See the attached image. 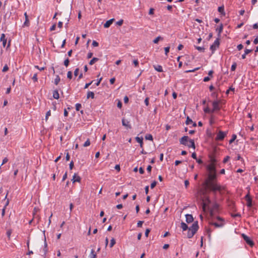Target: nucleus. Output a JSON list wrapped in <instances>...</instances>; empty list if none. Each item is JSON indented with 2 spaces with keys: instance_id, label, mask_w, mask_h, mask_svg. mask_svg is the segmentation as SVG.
I'll return each mask as SVG.
<instances>
[{
  "instance_id": "obj_1",
  "label": "nucleus",
  "mask_w": 258,
  "mask_h": 258,
  "mask_svg": "<svg viewBox=\"0 0 258 258\" xmlns=\"http://www.w3.org/2000/svg\"><path fill=\"white\" fill-rule=\"evenodd\" d=\"M217 160L214 158L211 157L210 163L208 164L206 169L207 173L206 178L203 184L206 189L215 192H220L224 187L221 186L217 182V173L216 168Z\"/></svg>"
},
{
  "instance_id": "obj_2",
  "label": "nucleus",
  "mask_w": 258,
  "mask_h": 258,
  "mask_svg": "<svg viewBox=\"0 0 258 258\" xmlns=\"http://www.w3.org/2000/svg\"><path fill=\"white\" fill-rule=\"evenodd\" d=\"M180 143L182 145L187 146L189 148H192L194 149H195V144L194 141L193 140H188V137L187 136H183L180 139Z\"/></svg>"
},
{
  "instance_id": "obj_3",
  "label": "nucleus",
  "mask_w": 258,
  "mask_h": 258,
  "mask_svg": "<svg viewBox=\"0 0 258 258\" xmlns=\"http://www.w3.org/2000/svg\"><path fill=\"white\" fill-rule=\"evenodd\" d=\"M199 228V226L198 224V222H195L192 226L188 228V231L187 232V237L190 238H191L194 234L196 233V232L198 231Z\"/></svg>"
},
{
  "instance_id": "obj_4",
  "label": "nucleus",
  "mask_w": 258,
  "mask_h": 258,
  "mask_svg": "<svg viewBox=\"0 0 258 258\" xmlns=\"http://www.w3.org/2000/svg\"><path fill=\"white\" fill-rule=\"evenodd\" d=\"M217 219L218 222H210V224L216 228L223 227L225 224L224 220L220 217H217Z\"/></svg>"
},
{
  "instance_id": "obj_5",
  "label": "nucleus",
  "mask_w": 258,
  "mask_h": 258,
  "mask_svg": "<svg viewBox=\"0 0 258 258\" xmlns=\"http://www.w3.org/2000/svg\"><path fill=\"white\" fill-rule=\"evenodd\" d=\"M242 237H243V238L244 239V240L245 241L247 244L249 245L251 247L254 245L253 242L247 235H246L244 234H242Z\"/></svg>"
},
{
  "instance_id": "obj_6",
  "label": "nucleus",
  "mask_w": 258,
  "mask_h": 258,
  "mask_svg": "<svg viewBox=\"0 0 258 258\" xmlns=\"http://www.w3.org/2000/svg\"><path fill=\"white\" fill-rule=\"evenodd\" d=\"M227 133L226 132H223L222 131H219L217 134V137L216 138V140H222L224 139L225 137L226 136Z\"/></svg>"
},
{
  "instance_id": "obj_7",
  "label": "nucleus",
  "mask_w": 258,
  "mask_h": 258,
  "mask_svg": "<svg viewBox=\"0 0 258 258\" xmlns=\"http://www.w3.org/2000/svg\"><path fill=\"white\" fill-rule=\"evenodd\" d=\"M210 203V200L208 197H205V199L203 200L202 208L204 212L206 211V207Z\"/></svg>"
},
{
  "instance_id": "obj_8",
  "label": "nucleus",
  "mask_w": 258,
  "mask_h": 258,
  "mask_svg": "<svg viewBox=\"0 0 258 258\" xmlns=\"http://www.w3.org/2000/svg\"><path fill=\"white\" fill-rule=\"evenodd\" d=\"M219 41L218 39H217L213 44H212L211 47L210 49L212 50V52H213L216 48L219 46Z\"/></svg>"
},
{
  "instance_id": "obj_9",
  "label": "nucleus",
  "mask_w": 258,
  "mask_h": 258,
  "mask_svg": "<svg viewBox=\"0 0 258 258\" xmlns=\"http://www.w3.org/2000/svg\"><path fill=\"white\" fill-rule=\"evenodd\" d=\"M219 102L220 101H215L213 102V108L212 110V112H214L215 111L219 110L220 109V107L219 105Z\"/></svg>"
},
{
  "instance_id": "obj_10",
  "label": "nucleus",
  "mask_w": 258,
  "mask_h": 258,
  "mask_svg": "<svg viewBox=\"0 0 258 258\" xmlns=\"http://www.w3.org/2000/svg\"><path fill=\"white\" fill-rule=\"evenodd\" d=\"M121 122L123 126H125L127 128H131L132 126L130 124V122L128 121L125 120L124 118H123L122 119Z\"/></svg>"
},
{
  "instance_id": "obj_11",
  "label": "nucleus",
  "mask_w": 258,
  "mask_h": 258,
  "mask_svg": "<svg viewBox=\"0 0 258 258\" xmlns=\"http://www.w3.org/2000/svg\"><path fill=\"white\" fill-rule=\"evenodd\" d=\"M24 16L25 18V21L23 25V27H28L30 25V22L28 19V16L27 15V14L26 12L24 13Z\"/></svg>"
},
{
  "instance_id": "obj_12",
  "label": "nucleus",
  "mask_w": 258,
  "mask_h": 258,
  "mask_svg": "<svg viewBox=\"0 0 258 258\" xmlns=\"http://www.w3.org/2000/svg\"><path fill=\"white\" fill-rule=\"evenodd\" d=\"M245 199L247 201V206L249 207H251L252 206V200L250 198L249 194H247L245 196Z\"/></svg>"
},
{
  "instance_id": "obj_13",
  "label": "nucleus",
  "mask_w": 258,
  "mask_h": 258,
  "mask_svg": "<svg viewBox=\"0 0 258 258\" xmlns=\"http://www.w3.org/2000/svg\"><path fill=\"white\" fill-rule=\"evenodd\" d=\"M185 218H186V221L188 223L192 222L194 220L192 216L190 214H186L185 215Z\"/></svg>"
},
{
  "instance_id": "obj_14",
  "label": "nucleus",
  "mask_w": 258,
  "mask_h": 258,
  "mask_svg": "<svg viewBox=\"0 0 258 258\" xmlns=\"http://www.w3.org/2000/svg\"><path fill=\"white\" fill-rule=\"evenodd\" d=\"M72 181L73 183H75V182H80L81 178L80 176H78L77 174L75 173L73 177Z\"/></svg>"
},
{
  "instance_id": "obj_15",
  "label": "nucleus",
  "mask_w": 258,
  "mask_h": 258,
  "mask_svg": "<svg viewBox=\"0 0 258 258\" xmlns=\"http://www.w3.org/2000/svg\"><path fill=\"white\" fill-rule=\"evenodd\" d=\"M218 205L217 204H215L213 205V208L210 209V214L211 216H213L214 215V212L218 209Z\"/></svg>"
},
{
  "instance_id": "obj_16",
  "label": "nucleus",
  "mask_w": 258,
  "mask_h": 258,
  "mask_svg": "<svg viewBox=\"0 0 258 258\" xmlns=\"http://www.w3.org/2000/svg\"><path fill=\"white\" fill-rule=\"evenodd\" d=\"M43 234H44V236H45V230L43 231ZM47 243L46 241V238H45V236H44V248L43 249L44 256H45V255L48 251V249H47Z\"/></svg>"
},
{
  "instance_id": "obj_17",
  "label": "nucleus",
  "mask_w": 258,
  "mask_h": 258,
  "mask_svg": "<svg viewBox=\"0 0 258 258\" xmlns=\"http://www.w3.org/2000/svg\"><path fill=\"white\" fill-rule=\"evenodd\" d=\"M0 40L3 42V45L5 47L7 43V39L5 38V34H2L1 36Z\"/></svg>"
},
{
  "instance_id": "obj_18",
  "label": "nucleus",
  "mask_w": 258,
  "mask_h": 258,
  "mask_svg": "<svg viewBox=\"0 0 258 258\" xmlns=\"http://www.w3.org/2000/svg\"><path fill=\"white\" fill-rule=\"evenodd\" d=\"M114 19H111L107 21L106 23L104 24V28H108L114 21Z\"/></svg>"
},
{
  "instance_id": "obj_19",
  "label": "nucleus",
  "mask_w": 258,
  "mask_h": 258,
  "mask_svg": "<svg viewBox=\"0 0 258 258\" xmlns=\"http://www.w3.org/2000/svg\"><path fill=\"white\" fill-rule=\"evenodd\" d=\"M136 141L140 144V146L141 148H143V138H140L139 137H137L135 138Z\"/></svg>"
},
{
  "instance_id": "obj_20",
  "label": "nucleus",
  "mask_w": 258,
  "mask_h": 258,
  "mask_svg": "<svg viewBox=\"0 0 258 258\" xmlns=\"http://www.w3.org/2000/svg\"><path fill=\"white\" fill-rule=\"evenodd\" d=\"M94 93L93 92L89 91L87 93V98L89 99V98H91L92 99L94 98Z\"/></svg>"
},
{
  "instance_id": "obj_21",
  "label": "nucleus",
  "mask_w": 258,
  "mask_h": 258,
  "mask_svg": "<svg viewBox=\"0 0 258 258\" xmlns=\"http://www.w3.org/2000/svg\"><path fill=\"white\" fill-rule=\"evenodd\" d=\"M154 68L157 72H163L162 67L160 65L154 66Z\"/></svg>"
},
{
  "instance_id": "obj_22",
  "label": "nucleus",
  "mask_w": 258,
  "mask_h": 258,
  "mask_svg": "<svg viewBox=\"0 0 258 258\" xmlns=\"http://www.w3.org/2000/svg\"><path fill=\"white\" fill-rule=\"evenodd\" d=\"M53 97L54 99H57L59 97V93L57 90H54L53 92Z\"/></svg>"
},
{
  "instance_id": "obj_23",
  "label": "nucleus",
  "mask_w": 258,
  "mask_h": 258,
  "mask_svg": "<svg viewBox=\"0 0 258 258\" xmlns=\"http://www.w3.org/2000/svg\"><path fill=\"white\" fill-rule=\"evenodd\" d=\"M96 254L94 250L92 249L91 253L89 256V258H96Z\"/></svg>"
},
{
  "instance_id": "obj_24",
  "label": "nucleus",
  "mask_w": 258,
  "mask_h": 258,
  "mask_svg": "<svg viewBox=\"0 0 258 258\" xmlns=\"http://www.w3.org/2000/svg\"><path fill=\"white\" fill-rule=\"evenodd\" d=\"M181 228L183 231L186 230L188 229L187 225L184 222H181Z\"/></svg>"
},
{
  "instance_id": "obj_25",
  "label": "nucleus",
  "mask_w": 258,
  "mask_h": 258,
  "mask_svg": "<svg viewBox=\"0 0 258 258\" xmlns=\"http://www.w3.org/2000/svg\"><path fill=\"white\" fill-rule=\"evenodd\" d=\"M99 59L97 57H93L89 62L90 65H93L94 63L97 61Z\"/></svg>"
},
{
  "instance_id": "obj_26",
  "label": "nucleus",
  "mask_w": 258,
  "mask_h": 258,
  "mask_svg": "<svg viewBox=\"0 0 258 258\" xmlns=\"http://www.w3.org/2000/svg\"><path fill=\"white\" fill-rule=\"evenodd\" d=\"M160 40H163V38L161 37V36H158L155 39L153 40V43L156 44L158 43L159 41Z\"/></svg>"
},
{
  "instance_id": "obj_27",
  "label": "nucleus",
  "mask_w": 258,
  "mask_h": 258,
  "mask_svg": "<svg viewBox=\"0 0 258 258\" xmlns=\"http://www.w3.org/2000/svg\"><path fill=\"white\" fill-rule=\"evenodd\" d=\"M216 30L217 32H218L219 35H220L223 30V25L221 24L220 27L219 28H217Z\"/></svg>"
},
{
  "instance_id": "obj_28",
  "label": "nucleus",
  "mask_w": 258,
  "mask_h": 258,
  "mask_svg": "<svg viewBox=\"0 0 258 258\" xmlns=\"http://www.w3.org/2000/svg\"><path fill=\"white\" fill-rule=\"evenodd\" d=\"M218 12L219 13H220L221 14H223L224 15L225 13H224V7L223 6L219 7L218 8Z\"/></svg>"
},
{
  "instance_id": "obj_29",
  "label": "nucleus",
  "mask_w": 258,
  "mask_h": 258,
  "mask_svg": "<svg viewBox=\"0 0 258 258\" xmlns=\"http://www.w3.org/2000/svg\"><path fill=\"white\" fill-rule=\"evenodd\" d=\"M59 81H60V78L58 75H57L56 76V78L54 79V84L57 85L58 84V83L59 82Z\"/></svg>"
},
{
  "instance_id": "obj_30",
  "label": "nucleus",
  "mask_w": 258,
  "mask_h": 258,
  "mask_svg": "<svg viewBox=\"0 0 258 258\" xmlns=\"http://www.w3.org/2000/svg\"><path fill=\"white\" fill-rule=\"evenodd\" d=\"M186 124H189L191 123H193V121L192 120L188 117L187 116L186 117V122H185Z\"/></svg>"
},
{
  "instance_id": "obj_31",
  "label": "nucleus",
  "mask_w": 258,
  "mask_h": 258,
  "mask_svg": "<svg viewBox=\"0 0 258 258\" xmlns=\"http://www.w3.org/2000/svg\"><path fill=\"white\" fill-rule=\"evenodd\" d=\"M115 244V240L114 238H112L110 240V247H112Z\"/></svg>"
},
{
  "instance_id": "obj_32",
  "label": "nucleus",
  "mask_w": 258,
  "mask_h": 258,
  "mask_svg": "<svg viewBox=\"0 0 258 258\" xmlns=\"http://www.w3.org/2000/svg\"><path fill=\"white\" fill-rule=\"evenodd\" d=\"M145 139L148 140L152 141L153 137L151 134H148L145 136Z\"/></svg>"
},
{
  "instance_id": "obj_33",
  "label": "nucleus",
  "mask_w": 258,
  "mask_h": 258,
  "mask_svg": "<svg viewBox=\"0 0 258 258\" xmlns=\"http://www.w3.org/2000/svg\"><path fill=\"white\" fill-rule=\"evenodd\" d=\"M90 145V141L89 140V139H88L85 142V143L83 145V146L84 147H88L89 146V145Z\"/></svg>"
},
{
  "instance_id": "obj_34",
  "label": "nucleus",
  "mask_w": 258,
  "mask_h": 258,
  "mask_svg": "<svg viewBox=\"0 0 258 258\" xmlns=\"http://www.w3.org/2000/svg\"><path fill=\"white\" fill-rule=\"evenodd\" d=\"M236 139V135H233L232 139L229 141V143L231 144L232 142L234 141V140Z\"/></svg>"
},
{
  "instance_id": "obj_35",
  "label": "nucleus",
  "mask_w": 258,
  "mask_h": 258,
  "mask_svg": "<svg viewBox=\"0 0 258 258\" xmlns=\"http://www.w3.org/2000/svg\"><path fill=\"white\" fill-rule=\"evenodd\" d=\"M82 105L80 103H77L76 104V109L77 111H79L80 109L81 108Z\"/></svg>"
},
{
  "instance_id": "obj_36",
  "label": "nucleus",
  "mask_w": 258,
  "mask_h": 258,
  "mask_svg": "<svg viewBox=\"0 0 258 258\" xmlns=\"http://www.w3.org/2000/svg\"><path fill=\"white\" fill-rule=\"evenodd\" d=\"M123 20L122 19L120 20L119 21L116 22V24L118 26H121L123 24Z\"/></svg>"
},
{
  "instance_id": "obj_37",
  "label": "nucleus",
  "mask_w": 258,
  "mask_h": 258,
  "mask_svg": "<svg viewBox=\"0 0 258 258\" xmlns=\"http://www.w3.org/2000/svg\"><path fill=\"white\" fill-rule=\"evenodd\" d=\"M196 48L197 50H198L200 51H202V52H203L205 50V48L203 47L196 46Z\"/></svg>"
},
{
  "instance_id": "obj_38",
  "label": "nucleus",
  "mask_w": 258,
  "mask_h": 258,
  "mask_svg": "<svg viewBox=\"0 0 258 258\" xmlns=\"http://www.w3.org/2000/svg\"><path fill=\"white\" fill-rule=\"evenodd\" d=\"M67 77L70 79H71L72 78V73L71 71H69L67 73Z\"/></svg>"
},
{
  "instance_id": "obj_39",
  "label": "nucleus",
  "mask_w": 258,
  "mask_h": 258,
  "mask_svg": "<svg viewBox=\"0 0 258 258\" xmlns=\"http://www.w3.org/2000/svg\"><path fill=\"white\" fill-rule=\"evenodd\" d=\"M236 63L235 62H234L231 66V71H234L236 69Z\"/></svg>"
},
{
  "instance_id": "obj_40",
  "label": "nucleus",
  "mask_w": 258,
  "mask_h": 258,
  "mask_svg": "<svg viewBox=\"0 0 258 258\" xmlns=\"http://www.w3.org/2000/svg\"><path fill=\"white\" fill-rule=\"evenodd\" d=\"M204 111H205V112H206V113H211V112H213L212 111V110H210V108H209V107H206V108H205L204 109Z\"/></svg>"
},
{
  "instance_id": "obj_41",
  "label": "nucleus",
  "mask_w": 258,
  "mask_h": 258,
  "mask_svg": "<svg viewBox=\"0 0 258 258\" xmlns=\"http://www.w3.org/2000/svg\"><path fill=\"white\" fill-rule=\"evenodd\" d=\"M69 62H70V60L68 58L66 59L64 61V65L66 66V67H68L69 66Z\"/></svg>"
},
{
  "instance_id": "obj_42",
  "label": "nucleus",
  "mask_w": 258,
  "mask_h": 258,
  "mask_svg": "<svg viewBox=\"0 0 258 258\" xmlns=\"http://www.w3.org/2000/svg\"><path fill=\"white\" fill-rule=\"evenodd\" d=\"M169 49H170V47H165L164 48V50H165V53L166 55H167L168 54V53L169 52Z\"/></svg>"
},
{
  "instance_id": "obj_43",
  "label": "nucleus",
  "mask_w": 258,
  "mask_h": 258,
  "mask_svg": "<svg viewBox=\"0 0 258 258\" xmlns=\"http://www.w3.org/2000/svg\"><path fill=\"white\" fill-rule=\"evenodd\" d=\"M51 114V112H50V110H49L46 113V116H45V119L47 120L48 117Z\"/></svg>"
},
{
  "instance_id": "obj_44",
  "label": "nucleus",
  "mask_w": 258,
  "mask_h": 258,
  "mask_svg": "<svg viewBox=\"0 0 258 258\" xmlns=\"http://www.w3.org/2000/svg\"><path fill=\"white\" fill-rule=\"evenodd\" d=\"M92 45H93L94 47H97V46H98V45H99V43H98L97 41H96L94 40V41H93V42H92Z\"/></svg>"
},
{
  "instance_id": "obj_45",
  "label": "nucleus",
  "mask_w": 258,
  "mask_h": 258,
  "mask_svg": "<svg viewBox=\"0 0 258 258\" xmlns=\"http://www.w3.org/2000/svg\"><path fill=\"white\" fill-rule=\"evenodd\" d=\"M8 158H6H6H5L3 159V162H2V164H1V166H0V168H1V166H2L3 165H4V164H5L6 163H7V162H8Z\"/></svg>"
},
{
  "instance_id": "obj_46",
  "label": "nucleus",
  "mask_w": 258,
  "mask_h": 258,
  "mask_svg": "<svg viewBox=\"0 0 258 258\" xmlns=\"http://www.w3.org/2000/svg\"><path fill=\"white\" fill-rule=\"evenodd\" d=\"M32 80H33L34 82H36L37 81V74H35L33 76V77H32Z\"/></svg>"
},
{
  "instance_id": "obj_47",
  "label": "nucleus",
  "mask_w": 258,
  "mask_h": 258,
  "mask_svg": "<svg viewBox=\"0 0 258 258\" xmlns=\"http://www.w3.org/2000/svg\"><path fill=\"white\" fill-rule=\"evenodd\" d=\"M133 63L134 64L136 67H138L139 66V62L137 59H135L133 61Z\"/></svg>"
},
{
  "instance_id": "obj_48",
  "label": "nucleus",
  "mask_w": 258,
  "mask_h": 258,
  "mask_svg": "<svg viewBox=\"0 0 258 258\" xmlns=\"http://www.w3.org/2000/svg\"><path fill=\"white\" fill-rule=\"evenodd\" d=\"M157 184V182L156 181H153L151 184V188H154V187Z\"/></svg>"
},
{
  "instance_id": "obj_49",
  "label": "nucleus",
  "mask_w": 258,
  "mask_h": 258,
  "mask_svg": "<svg viewBox=\"0 0 258 258\" xmlns=\"http://www.w3.org/2000/svg\"><path fill=\"white\" fill-rule=\"evenodd\" d=\"M8 70H9V68H8V66L6 64V65H5V66L4 67L3 69V72H7Z\"/></svg>"
},
{
  "instance_id": "obj_50",
  "label": "nucleus",
  "mask_w": 258,
  "mask_h": 258,
  "mask_svg": "<svg viewBox=\"0 0 258 258\" xmlns=\"http://www.w3.org/2000/svg\"><path fill=\"white\" fill-rule=\"evenodd\" d=\"M143 223V221H139L138 223H137V226L138 227H142Z\"/></svg>"
},
{
  "instance_id": "obj_51",
  "label": "nucleus",
  "mask_w": 258,
  "mask_h": 258,
  "mask_svg": "<svg viewBox=\"0 0 258 258\" xmlns=\"http://www.w3.org/2000/svg\"><path fill=\"white\" fill-rule=\"evenodd\" d=\"M199 68H196L194 70H187L185 71V73L194 72L195 71L199 70Z\"/></svg>"
},
{
  "instance_id": "obj_52",
  "label": "nucleus",
  "mask_w": 258,
  "mask_h": 258,
  "mask_svg": "<svg viewBox=\"0 0 258 258\" xmlns=\"http://www.w3.org/2000/svg\"><path fill=\"white\" fill-rule=\"evenodd\" d=\"M154 9L153 8H150L149 12V15H153L154 14Z\"/></svg>"
},
{
  "instance_id": "obj_53",
  "label": "nucleus",
  "mask_w": 258,
  "mask_h": 258,
  "mask_svg": "<svg viewBox=\"0 0 258 258\" xmlns=\"http://www.w3.org/2000/svg\"><path fill=\"white\" fill-rule=\"evenodd\" d=\"M74 167V162L73 161H72L69 165V168L71 170H72L73 168Z\"/></svg>"
},
{
  "instance_id": "obj_54",
  "label": "nucleus",
  "mask_w": 258,
  "mask_h": 258,
  "mask_svg": "<svg viewBox=\"0 0 258 258\" xmlns=\"http://www.w3.org/2000/svg\"><path fill=\"white\" fill-rule=\"evenodd\" d=\"M150 230L149 229H147L145 231V235L146 237L148 236L149 233L150 232Z\"/></svg>"
},
{
  "instance_id": "obj_55",
  "label": "nucleus",
  "mask_w": 258,
  "mask_h": 258,
  "mask_svg": "<svg viewBox=\"0 0 258 258\" xmlns=\"http://www.w3.org/2000/svg\"><path fill=\"white\" fill-rule=\"evenodd\" d=\"M93 82V81H91L90 83L86 84L84 89H87L88 88V87Z\"/></svg>"
},
{
  "instance_id": "obj_56",
  "label": "nucleus",
  "mask_w": 258,
  "mask_h": 258,
  "mask_svg": "<svg viewBox=\"0 0 258 258\" xmlns=\"http://www.w3.org/2000/svg\"><path fill=\"white\" fill-rule=\"evenodd\" d=\"M79 72V69L78 68H77L75 70V72H74V75L75 76H77L78 74V73Z\"/></svg>"
},
{
  "instance_id": "obj_57",
  "label": "nucleus",
  "mask_w": 258,
  "mask_h": 258,
  "mask_svg": "<svg viewBox=\"0 0 258 258\" xmlns=\"http://www.w3.org/2000/svg\"><path fill=\"white\" fill-rule=\"evenodd\" d=\"M114 168H115L116 170H117V171H120V166H119V165H116L115 166Z\"/></svg>"
},
{
  "instance_id": "obj_58",
  "label": "nucleus",
  "mask_w": 258,
  "mask_h": 258,
  "mask_svg": "<svg viewBox=\"0 0 258 258\" xmlns=\"http://www.w3.org/2000/svg\"><path fill=\"white\" fill-rule=\"evenodd\" d=\"M35 68L38 69L40 71H43L45 69L44 67L39 68L38 66H35Z\"/></svg>"
},
{
  "instance_id": "obj_59",
  "label": "nucleus",
  "mask_w": 258,
  "mask_h": 258,
  "mask_svg": "<svg viewBox=\"0 0 258 258\" xmlns=\"http://www.w3.org/2000/svg\"><path fill=\"white\" fill-rule=\"evenodd\" d=\"M243 45L241 44H240L237 45V49L239 50H241L243 48Z\"/></svg>"
},
{
  "instance_id": "obj_60",
  "label": "nucleus",
  "mask_w": 258,
  "mask_h": 258,
  "mask_svg": "<svg viewBox=\"0 0 258 258\" xmlns=\"http://www.w3.org/2000/svg\"><path fill=\"white\" fill-rule=\"evenodd\" d=\"M115 79L114 78H112L111 79H110V83L111 84H113L115 82Z\"/></svg>"
},
{
  "instance_id": "obj_61",
  "label": "nucleus",
  "mask_w": 258,
  "mask_h": 258,
  "mask_svg": "<svg viewBox=\"0 0 258 258\" xmlns=\"http://www.w3.org/2000/svg\"><path fill=\"white\" fill-rule=\"evenodd\" d=\"M251 51H252L251 49H246L245 50V52L244 53L247 55V54H248L249 53H250Z\"/></svg>"
},
{
  "instance_id": "obj_62",
  "label": "nucleus",
  "mask_w": 258,
  "mask_h": 258,
  "mask_svg": "<svg viewBox=\"0 0 258 258\" xmlns=\"http://www.w3.org/2000/svg\"><path fill=\"white\" fill-rule=\"evenodd\" d=\"M229 159V156H226L224 159V160H223V162L224 163H226L228 160Z\"/></svg>"
},
{
  "instance_id": "obj_63",
  "label": "nucleus",
  "mask_w": 258,
  "mask_h": 258,
  "mask_svg": "<svg viewBox=\"0 0 258 258\" xmlns=\"http://www.w3.org/2000/svg\"><path fill=\"white\" fill-rule=\"evenodd\" d=\"M123 100H124V103H127V102H128V97H127L126 96H125V97H124V98H123Z\"/></svg>"
},
{
  "instance_id": "obj_64",
  "label": "nucleus",
  "mask_w": 258,
  "mask_h": 258,
  "mask_svg": "<svg viewBox=\"0 0 258 258\" xmlns=\"http://www.w3.org/2000/svg\"><path fill=\"white\" fill-rule=\"evenodd\" d=\"M253 43L255 44L258 43V37L255 38L253 41Z\"/></svg>"
}]
</instances>
